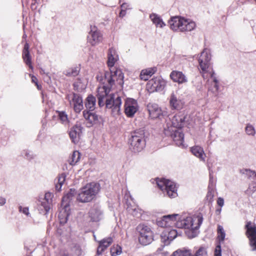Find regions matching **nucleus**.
Instances as JSON below:
<instances>
[{"label": "nucleus", "instance_id": "obj_2", "mask_svg": "<svg viewBox=\"0 0 256 256\" xmlns=\"http://www.w3.org/2000/svg\"><path fill=\"white\" fill-rule=\"evenodd\" d=\"M100 188L98 182H92L82 187L78 194L76 200L81 202H88L96 198Z\"/></svg>", "mask_w": 256, "mask_h": 256}, {"label": "nucleus", "instance_id": "obj_25", "mask_svg": "<svg viewBox=\"0 0 256 256\" xmlns=\"http://www.w3.org/2000/svg\"><path fill=\"white\" fill-rule=\"evenodd\" d=\"M112 242V239L110 237L104 238L100 240L99 242V246L97 248V254H102V252L110 246Z\"/></svg>", "mask_w": 256, "mask_h": 256}, {"label": "nucleus", "instance_id": "obj_18", "mask_svg": "<svg viewBox=\"0 0 256 256\" xmlns=\"http://www.w3.org/2000/svg\"><path fill=\"white\" fill-rule=\"evenodd\" d=\"M83 116L89 123L88 126H91L94 124H96L100 122L101 117L94 112H88L86 110L83 111Z\"/></svg>", "mask_w": 256, "mask_h": 256}, {"label": "nucleus", "instance_id": "obj_43", "mask_svg": "<svg viewBox=\"0 0 256 256\" xmlns=\"http://www.w3.org/2000/svg\"><path fill=\"white\" fill-rule=\"evenodd\" d=\"M66 174L64 173H62L58 178L57 183L59 184L61 186H62L66 180Z\"/></svg>", "mask_w": 256, "mask_h": 256}, {"label": "nucleus", "instance_id": "obj_37", "mask_svg": "<svg viewBox=\"0 0 256 256\" xmlns=\"http://www.w3.org/2000/svg\"><path fill=\"white\" fill-rule=\"evenodd\" d=\"M179 217V214H168L166 215L162 216L163 222H168L170 221H174L178 220V218Z\"/></svg>", "mask_w": 256, "mask_h": 256}, {"label": "nucleus", "instance_id": "obj_35", "mask_svg": "<svg viewBox=\"0 0 256 256\" xmlns=\"http://www.w3.org/2000/svg\"><path fill=\"white\" fill-rule=\"evenodd\" d=\"M80 154L78 151H74L68 160L69 164L71 166L75 165L80 160Z\"/></svg>", "mask_w": 256, "mask_h": 256}, {"label": "nucleus", "instance_id": "obj_58", "mask_svg": "<svg viewBox=\"0 0 256 256\" xmlns=\"http://www.w3.org/2000/svg\"><path fill=\"white\" fill-rule=\"evenodd\" d=\"M209 173L210 179V180H213L212 172L210 170Z\"/></svg>", "mask_w": 256, "mask_h": 256}, {"label": "nucleus", "instance_id": "obj_36", "mask_svg": "<svg viewBox=\"0 0 256 256\" xmlns=\"http://www.w3.org/2000/svg\"><path fill=\"white\" fill-rule=\"evenodd\" d=\"M214 188L212 186H211L210 185L208 186V192L206 196V200L209 202H212L213 201V198L214 196Z\"/></svg>", "mask_w": 256, "mask_h": 256}, {"label": "nucleus", "instance_id": "obj_61", "mask_svg": "<svg viewBox=\"0 0 256 256\" xmlns=\"http://www.w3.org/2000/svg\"><path fill=\"white\" fill-rule=\"evenodd\" d=\"M208 185H210L211 186H212V187L214 188L213 180H210V179Z\"/></svg>", "mask_w": 256, "mask_h": 256}, {"label": "nucleus", "instance_id": "obj_33", "mask_svg": "<svg viewBox=\"0 0 256 256\" xmlns=\"http://www.w3.org/2000/svg\"><path fill=\"white\" fill-rule=\"evenodd\" d=\"M76 194V191L74 189H70V191L64 195L62 200V205H64L68 203L69 204V202L70 200H72V197Z\"/></svg>", "mask_w": 256, "mask_h": 256}, {"label": "nucleus", "instance_id": "obj_29", "mask_svg": "<svg viewBox=\"0 0 256 256\" xmlns=\"http://www.w3.org/2000/svg\"><path fill=\"white\" fill-rule=\"evenodd\" d=\"M150 18L156 27L159 26L162 28L166 26V24L158 14L152 13L150 15Z\"/></svg>", "mask_w": 256, "mask_h": 256}, {"label": "nucleus", "instance_id": "obj_31", "mask_svg": "<svg viewBox=\"0 0 256 256\" xmlns=\"http://www.w3.org/2000/svg\"><path fill=\"white\" fill-rule=\"evenodd\" d=\"M156 70V68H151L145 70H142L140 74V78L142 80H147L149 77L154 74Z\"/></svg>", "mask_w": 256, "mask_h": 256}, {"label": "nucleus", "instance_id": "obj_26", "mask_svg": "<svg viewBox=\"0 0 256 256\" xmlns=\"http://www.w3.org/2000/svg\"><path fill=\"white\" fill-rule=\"evenodd\" d=\"M50 206L49 201H38L37 208L40 214L46 215L50 210Z\"/></svg>", "mask_w": 256, "mask_h": 256}, {"label": "nucleus", "instance_id": "obj_12", "mask_svg": "<svg viewBox=\"0 0 256 256\" xmlns=\"http://www.w3.org/2000/svg\"><path fill=\"white\" fill-rule=\"evenodd\" d=\"M87 39L88 42L92 46H96L102 42V34L96 26H90V30L87 36Z\"/></svg>", "mask_w": 256, "mask_h": 256}, {"label": "nucleus", "instance_id": "obj_28", "mask_svg": "<svg viewBox=\"0 0 256 256\" xmlns=\"http://www.w3.org/2000/svg\"><path fill=\"white\" fill-rule=\"evenodd\" d=\"M184 121L185 116L183 115H176L172 120L173 126L178 128H181L183 127Z\"/></svg>", "mask_w": 256, "mask_h": 256}, {"label": "nucleus", "instance_id": "obj_54", "mask_svg": "<svg viewBox=\"0 0 256 256\" xmlns=\"http://www.w3.org/2000/svg\"><path fill=\"white\" fill-rule=\"evenodd\" d=\"M6 202V200L5 198L0 197V206L4 205Z\"/></svg>", "mask_w": 256, "mask_h": 256}, {"label": "nucleus", "instance_id": "obj_51", "mask_svg": "<svg viewBox=\"0 0 256 256\" xmlns=\"http://www.w3.org/2000/svg\"><path fill=\"white\" fill-rule=\"evenodd\" d=\"M226 234L224 232H222L218 234V238L220 241H223L224 239Z\"/></svg>", "mask_w": 256, "mask_h": 256}, {"label": "nucleus", "instance_id": "obj_17", "mask_svg": "<svg viewBox=\"0 0 256 256\" xmlns=\"http://www.w3.org/2000/svg\"><path fill=\"white\" fill-rule=\"evenodd\" d=\"M148 110L152 118H158L161 119L164 116L161 108L156 104H150L148 105Z\"/></svg>", "mask_w": 256, "mask_h": 256}, {"label": "nucleus", "instance_id": "obj_9", "mask_svg": "<svg viewBox=\"0 0 256 256\" xmlns=\"http://www.w3.org/2000/svg\"><path fill=\"white\" fill-rule=\"evenodd\" d=\"M245 229L246 236L248 238L252 250L256 251V224H252L251 222H248L245 226Z\"/></svg>", "mask_w": 256, "mask_h": 256}, {"label": "nucleus", "instance_id": "obj_21", "mask_svg": "<svg viewBox=\"0 0 256 256\" xmlns=\"http://www.w3.org/2000/svg\"><path fill=\"white\" fill-rule=\"evenodd\" d=\"M171 138H172L174 144L178 146L184 147V134L180 130H176L171 134Z\"/></svg>", "mask_w": 256, "mask_h": 256}, {"label": "nucleus", "instance_id": "obj_1", "mask_svg": "<svg viewBox=\"0 0 256 256\" xmlns=\"http://www.w3.org/2000/svg\"><path fill=\"white\" fill-rule=\"evenodd\" d=\"M124 74L120 70H117L114 72H106L105 74L104 81H102L104 85L102 88H99L98 90L96 96L99 106H105L106 108L111 110L112 114L114 116L120 114L122 100L120 96L118 94H108L115 82L122 87L124 84Z\"/></svg>", "mask_w": 256, "mask_h": 256}, {"label": "nucleus", "instance_id": "obj_41", "mask_svg": "<svg viewBox=\"0 0 256 256\" xmlns=\"http://www.w3.org/2000/svg\"><path fill=\"white\" fill-rule=\"evenodd\" d=\"M172 256H190L189 250H177L172 254Z\"/></svg>", "mask_w": 256, "mask_h": 256}, {"label": "nucleus", "instance_id": "obj_20", "mask_svg": "<svg viewBox=\"0 0 256 256\" xmlns=\"http://www.w3.org/2000/svg\"><path fill=\"white\" fill-rule=\"evenodd\" d=\"M62 208L58 214V218L60 224H64L66 222L70 214V204L66 203L64 205H62Z\"/></svg>", "mask_w": 256, "mask_h": 256}, {"label": "nucleus", "instance_id": "obj_39", "mask_svg": "<svg viewBox=\"0 0 256 256\" xmlns=\"http://www.w3.org/2000/svg\"><path fill=\"white\" fill-rule=\"evenodd\" d=\"M192 256H208L206 248L200 246Z\"/></svg>", "mask_w": 256, "mask_h": 256}, {"label": "nucleus", "instance_id": "obj_57", "mask_svg": "<svg viewBox=\"0 0 256 256\" xmlns=\"http://www.w3.org/2000/svg\"><path fill=\"white\" fill-rule=\"evenodd\" d=\"M128 211L131 212L134 216H135L136 215V208H134V209H129L128 210Z\"/></svg>", "mask_w": 256, "mask_h": 256}, {"label": "nucleus", "instance_id": "obj_24", "mask_svg": "<svg viewBox=\"0 0 256 256\" xmlns=\"http://www.w3.org/2000/svg\"><path fill=\"white\" fill-rule=\"evenodd\" d=\"M170 77L174 82L178 84H183L188 82L186 77L182 72L173 70L170 74Z\"/></svg>", "mask_w": 256, "mask_h": 256}, {"label": "nucleus", "instance_id": "obj_34", "mask_svg": "<svg viewBox=\"0 0 256 256\" xmlns=\"http://www.w3.org/2000/svg\"><path fill=\"white\" fill-rule=\"evenodd\" d=\"M170 106L172 109L178 110L180 108V100H178L176 96L174 93H172L170 96Z\"/></svg>", "mask_w": 256, "mask_h": 256}, {"label": "nucleus", "instance_id": "obj_27", "mask_svg": "<svg viewBox=\"0 0 256 256\" xmlns=\"http://www.w3.org/2000/svg\"><path fill=\"white\" fill-rule=\"evenodd\" d=\"M190 151L194 156L199 158L201 160H205L206 154L203 148L201 146H194L191 148Z\"/></svg>", "mask_w": 256, "mask_h": 256}, {"label": "nucleus", "instance_id": "obj_42", "mask_svg": "<svg viewBox=\"0 0 256 256\" xmlns=\"http://www.w3.org/2000/svg\"><path fill=\"white\" fill-rule=\"evenodd\" d=\"M122 252L121 247L116 246H113L110 248V254L112 256H117L120 255Z\"/></svg>", "mask_w": 256, "mask_h": 256}, {"label": "nucleus", "instance_id": "obj_8", "mask_svg": "<svg viewBox=\"0 0 256 256\" xmlns=\"http://www.w3.org/2000/svg\"><path fill=\"white\" fill-rule=\"evenodd\" d=\"M136 230L139 234L138 241L142 245L147 246L154 240V233L148 226L140 224Z\"/></svg>", "mask_w": 256, "mask_h": 256}, {"label": "nucleus", "instance_id": "obj_52", "mask_svg": "<svg viewBox=\"0 0 256 256\" xmlns=\"http://www.w3.org/2000/svg\"><path fill=\"white\" fill-rule=\"evenodd\" d=\"M30 76H31L32 82L34 83L35 84H37L38 83L37 78L33 75L31 76V74H30Z\"/></svg>", "mask_w": 256, "mask_h": 256}, {"label": "nucleus", "instance_id": "obj_60", "mask_svg": "<svg viewBox=\"0 0 256 256\" xmlns=\"http://www.w3.org/2000/svg\"><path fill=\"white\" fill-rule=\"evenodd\" d=\"M250 188L252 190V191L253 192H255L256 190V184H255L254 186L252 188H250Z\"/></svg>", "mask_w": 256, "mask_h": 256}, {"label": "nucleus", "instance_id": "obj_7", "mask_svg": "<svg viewBox=\"0 0 256 256\" xmlns=\"http://www.w3.org/2000/svg\"><path fill=\"white\" fill-rule=\"evenodd\" d=\"M156 181L158 186L163 192L164 195L166 194L171 198L177 196V188L174 182L164 178H156Z\"/></svg>", "mask_w": 256, "mask_h": 256}, {"label": "nucleus", "instance_id": "obj_45", "mask_svg": "<svg viewBox=\"0 0 256 256\" xmlns=\"http://www.w3.org/2000/svg\"><path fill=\"white\" fill-rule=\"evenodd\" d=\"M18 210L20 212H22L24 214L28 216L30 215L29 209L28 207L23 208L22 206H18Z\"/></svg>", "mask_w": 256, "mask_h": 256}, {"label": "nucleus", "instance_id": "obj_53", "mask_svg": "<svg viewBox=\"0 0 256 256\" xmlns=\"http://www.w3.org/2000/svg\"><path fill=\"white\" fill-rule=\"evenodd\" d=\"M126 14V10H125L122 9L119 14V16L120 18H123Z\"/></svg>", "mask_w": 256, "mask_h": 256}, {"label": "nucleus", "instance_id": "obj_30", "mask_svg": "<svg viewBox=\"0 0 256 256\" xmlns=\"http://www.w3.org/2000/svg\"><path fill=\"white\" fill-rule=\"evenodd\" d=\"M96 99L92 95H89L86 99L85 104L86 107L88 112L93 111L96 108Z\"/></svg>", "mask_w": 256, "mask_h": 256}, {"label": "nucleus", "instance_id": "obj_64", "mask_svg": "<svg viewBox=\"0 0 256 256\" xmlns=\"http://www.w3.org/2000/svg\"><path fill=\"white\" fill-rule=\"evenodd\" d=\"M36 87H37L38 89V90H40V88H41V86H40V85H39V84H38V83L37 84H36Z\"/></svg>", "mask_w": 256, "mask_h": 256}, {"label": "nucleus", "instance_id": "obj_44", "mask_svg": "<svg viewBox=\"0 0 256 256\" xmlns=\"http://www.w3.org/2000/svg\"><path fill=\"white\" fill-rule=\"evenodd\" d=\"M23 154L24 155V157L28 160H31L34 158V154L32 152L28 150H24Z\"/></svg>", "mask_w": 256, "mask_h": 256}, {"label": "nucleus", "instance_id": "obj_4", "mask_svg": "<svg viewBox=\"0 0 256 256\" xmlns=\"http://www.w3.org/2000/svg\"><path fill=\"white\" fill-rule=\"evenodd\" d=\"M168 23L170 28L174 31L189 32L193 30L196 27L194 22L181 16L171 17L168 20Z\"/></svg>", "mask_w": 256, "mask_h": 256}, {"label": "nucleus", "instance_id": "obj_23", "mask_svg": "<svg viewBox=\"0 0 256 256\" xmlns=\"http://www.w3.org/2000/svg\"><path fill=\"white\" fill-rule=\"evenodd\" d=\"M82 133L81 127L74 126L72 127L69 132L70 137L74 144H76L79 141L80 134Z\"/></svg>", "mask_w": 256, "mask_h": 256}, {"label": "nucleus", "instance_id": "obj_10", "mask_svg": "<svg viewBox=\"0 0 256 256\" xmlns=\"http://www.w3.org/2000/svg\"><path fill=\"white\" fill-rule=\"evenodd\" d=\"M66 99L69 101L70 105L73 106L76 112L80 113L83 109V100L80 94L72 92L70 94H68Z\"/></svg>", "mask_w": 256, "mask_h": 256}, {"label": "nucleus", "instance_id": "obj_62", "mask_svg": "<svg viewBox=\"0 0 256 256\" xmlns=\"http://www.w3.org/2000/svg\"><path fill=\"white\" fill-rule=\"evenodd\" d=\"M221 210H222V209L221 208H218L216 210V213L217 214H220L221 212Z\"/></svg>", "mask_w": 256, "mask_h": 256}, {"label": "nucleus", "instance_id": "obj_5", "mask_svg": "<svg viewBox=\"0 0 256 256\" xmlns=\"http://www.w3.org/2000/svg\"><path fill=\"white\" fill-rule=\"evenodd\" d=\"M212 55L210 51L208 48H204L198 56V68L204 78H207V75L214 71L212 68V64L211 62Z\"/></svg>", "mask_w": 256, "mask_h": 256}, {"label": "nucleus", "instance_id": "obj_47", "mask_svg": "<svg viewBox=\"0 0 256 256\" xmlns=\"http://www.w3.org/2000/svg\"><path fill=\"white\" fill-rule=\"evenodd\" d=\"M80 82L79 81H78L76 82H74L73 84L74 88L75 90H76L78 92H80V90H82V88H80Z\"/></svg>", "mask_w": 256, "mask_h": 256}, {"label": "nucleus", "instance_id": "obj_49", "mask_svg": "<svg viewBox=\"0 0 256 256\" xmlns=\"http://www.w3.org/2000/svg\"><path fill=\"white\" fill-rule=\"evenodd\" d=\"M214 256H222L220 246V245L218 246L216 248Z\"/></svg>", "mask_w": 256, "mask_h": 256}, {"label": "nucleus", "instance_id": "obj_14", "mask_svg": "<svg viewBox=\"0 0 256 256\" xmlns=\"http://www.w3.org/2000/svg\"><path fill=\"white\" fill-rule=\"evenodd\" d=\"M118 60V55L116 54V50L113 48H110L108 49V66L110 67V72H106L104 74V76H105V74L106 72H114L115 70H122L118 68H114V66ZM104 78H102L100 80L101 81H104Z\"/></svg>", "mask_w": 256, "mask_h": 256}, {"label": "nucleus", "instance_id": "obj_11", "mask_svg": "<svg viewBox=\"0 0 256 256\" xmlns=\"http://www.w3.org/2000/svg\"><path fill=\"white\" fill-rule=\"evenodd\" d=\"M209 76L210 80H208L206 82L208 92L210 94H212L214 97L217 98L220 88L219 80L214 71L211 72Z\"/></svg>", "mask_w": 256, "mask_h": 256}, {"label": "nucleus", "instance_id": "obj_40", "mask_svg": "<svg viewBox=\"0 0 256 256\" xmlns=\"http://www.w3.org/2000/svg\"><path fill=\"white\" fill-rule=\"evenodd\" d=\"M58 118L62 124H66L68 122V115L65 112H58Z\"/></svg>", "mask_w": 256, "mask_h": 256}, {"label": "nucleus", "instance_id": "obj_13", "mask_svg": "<svg viewBox=\"0 0 256 256\" xmlns=\"http://www.w3.org/2000/svg\"><path fill=\"white\" fill-rule=\"evenodd\" d=\"M138 108L137 101L132 98H128L124 103V112L128 118H132Z\"/></svg>", "mask_w": 256, "mask_h": 256}, {"label": "nucleus", "instance_id": "obj_32", "mask_svg": "<svg viewBox=\"0 0 256 256\" xmlns=\"http://www.w3.org/2000/svg\"><path fill=\"white\" fill-rule=\"evenodd\" d=\"M80 70L79 66H74L65 70L63 74L68 77H75L78 75Z\"/></svg>", "mask_w": 256, "mask_h": 256}, {"label": "nucleus", "instance_id": "obj_59", "mask_svg": "<svg viewBox=\"0 0 256 256\" xmlns=\"http://www.w3.org/2000/svg\"><path fill=\"white\" fill-rule=\"evenodd\" d=\"M128 6V4L126 3H123L122 5H121V7L122 8H124V9H126V7Z\"/></svg>", "mask_w": 256, "mask_h": 256}, {"label": "nucleus", "instance_id": "obj_38", "mask_svg": "<svg viewBox=\"0 0 256 256\" xmlns=\"http://www.w3.org/2000/svg\"><path fill=\"white\" fill-rule=\"evenodd\" d=\"M245 131L246 134L249 136H254L256 134L254 128L250 124H246L245 128Z\"/></svg>", "mask_w": 256, "mask_h": 256}, {"label": "nucleus", "instance_id": "obj_46", "mask_svg": "<svg viewBox=\"0 0 256 256\" xmlns=\"http://www.w3.org/2000/svg\"><path fill=\"white\" fill-rule=\"evenodd\" d=\"M51 194L50 192H47L45 194L44 198L43 200H46L50 202V205L51 206L52 204V199H51Z\"/></svg>", "mask_w": 256, "mask_h": 256}, {"label": "nucleus", "instance_id": "obj_19", "mask_svg": "<svg viewBox=\"0 0 256 256\" xmlns=\"http://www.w3.org/2000/svg\"><path fill=\"white\" fill-rule=\"evenodd\" d=\"M165 82L159 78H156L150 80L148 83L151 86L152 90L161 91L165 86Z\"/></svg>", "mask_w": 256, "mask_h": 256}, {"label": "nucleus", "instance_id": "obj_16", "mask_svg": "<svg viewBox=\"0 0 256 256\" xmlns=\"http://www.w3.org/2000/svg\"><path fill=\"white\" fill-rule=\"evenodd\" d=\"M178 235L177 231L176 230L166 228L160 235L161 241L164 245H168L170 242L174 239Z\"/></svg>", "mask_w": 256, "mask_h": 256}, {"label": "nucleus", "instance_id": "obj_55", "mask_svg": "<svg viewBox=\"0 0 256 256\" xmlns=\"http://www.w3.org/2000/svg\"><path fill=\"white\" fill-rule=\"evenodd\" d=\"M222 232H224V228L222 226H218V232L219 234L221 233Z\"/></svg>", "mask_w": 256, "mask_h": 256}, {"label": "nucleus", "instance_id": "obj_3", "mask_svg": "<svg viewBox=\"0 0 256 256\" xmlns=\"http://www.w3.org/2000/svg\"><path fill=\"white\" fill-rule=\"evenodd\" d=\"M128 144L132 152L135 153L141 152L146 146L144 130L138 129L131 132L128 138Z\"/></svg>", "mask_w": 256, "mask_h": 256}, {"label": "nucleus", "instance_id": "obj_22", "mask_svg": "<svg viewBox=\"0 0 256 256\" xmlns=\"http://www.w3.org/2000/svg\"><path fill=\"white\" fill-rule=\"evenodd\" d=\"M30 46L28 42H26L22 50V56L25 64L28 67L32 70L33 66L32 64V58L29 51Z\"/></svg>", "mask_w": 256, "mask_h": 256}, {"label": "nucleus", "instance_id": "obj_15", "mask_svg": "<svg viewBox=\"0 0 256 256\" xmlns=\"http://www.w3.org/2000/svg\"><path fill=\"white\" fill-rule=\"evenodd\" d=\"M88 216L90 221L97 222L104 218V212L100 206L94 204L90 209Z\"/></svg>", "mask_w": 256, "mask_h": 256}, {"label": "nucleus", "instance_id": "obj_56", "mask_svg": "<svg viewBox=\"0 0 256 256\" xmlns=\"http://www.w3.org/2000/svg\"><path fill=\"white\" fill-rule=\"evenodd\" d=\"M62 186L56 182L55 186L56 190L58 192L60 191L61 190Z\"/></svg>", "mask_w": 256, "mask_h": 256}, {"label": "nucleus", "instance_id": "obj_48", "mask_svg": "<svg viewBox=\"0 0 256 256\" xmlns=\"http://www.w3.org/2000/svg\"><path fill=\"white\" fill-rule=\"evenodd\" d=\"M158 225L161 227H164L167 226L168 224V222H163V218H162L161 220L158 221Z\"/></svg>", "mask_w": 256, "mask_h": 256}, {"label": "nucleus", "instance_id": "obj_6", "mask_svg": "<svg viewBox=\"0 0 256 256\" xmlns=\"http://www.w3.org/2000/svg\"><path fill=\"white\" fill-rule=\"evenodd\" d=\"M203 221L202 214L200 213L196 216L182 218L179 215L176 226L180 228L196 230L199 228Z\"/></svg>", "mask_w": 256, "mask_h": 256}, {"label": "nucleus", "instance_id": "obj_63", "mask_svg": "<svg viewBox=\"0 0 256 256\" xmlns=\"http://www.w3.org/2000/svg\"><path fill=\"white\" fill-rule=\"evenodd\" d=\"M202 86L200 85V86H198L196 89L199 90V91H201L202 90Z\"/></svg>", "mask_w": 256, "mask_h": 256}, {"label": "nucleus", "instance_id": "obj_50", "mask_svg": "<svg viewBox=\"0 0 256 256\" xmlns=\"http://www.w3.org/2000/svg\"><path fill=\"white\" fill-rule=\"evenodd\" d=\"M217 204H218L220 206V207H222L224 204V200L222 198H218L217 200Z\"/></svg>", "mask_w": 256, "mask_h": 256}]
</instances>
